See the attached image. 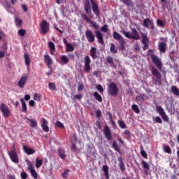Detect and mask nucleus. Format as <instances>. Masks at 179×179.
Masks as SVG:
<instances>
[{"instance_id": "7c9ffc66", "label": "nucleus", "mask_w": 179, "mask_h": 179, "mask_svg": "<svg viewBox=\"0 0 179 179\" xmlns=\"http://www.w3.org/2000/svg\"><path fill=\"white\" fill-rule=\"evenodd\" d=\"M113 38H115V40H118L119 42L121 41L122 40H124V38L122 37V36H121L117 31L113 32Z\"/></svg>"}, {"instance_id": "2eb2a0df", "label": "nucleus", "mask_w": 179, "mask_h": 179, "mask_svg": "<svg viewBox=\"0 0 179 179\" xmlns=\"http://www.w3.org/2000/svg\"><path fill=\"white\" fill-rule=\"evenodd\" d=\"M43 58L45 64H46L48 68H49V69H51L52 68L51 65L54 64V62H52V58H51V57L48 55H45Z\"/></svg>"}, {"instance_id": "e433bc0d", "label": "nucleus", "mask_w": 179, "mask_h": 179, "mask_svg": "<svg viewBox=\"0 0 179 179\" xmlns=\"http://www.w3.org/2000/svg\"><path fill=\"white\" fill-rule=\"evenodd\" d=\"M20 102L22 103V112L27 113V105L26 104V102H24V99H23V98H21Z\"/></svg>"}, {"instance_id": "c85d7f7f", "label": "nucleus", "mask_w": 179, "mask_h": 179, "mask_svg": "<svg viewBox=\"0 0 179 179\" xmlns=\"http://www.w3.org/2000/svg\"><path fill=\"white\" fill-rule=\"evenodd\" d=\"M26 120L29 121L30 127H31V128H36V127H37L38 123H37V120H36V119H29V117H26Z\"/></svg>"}, {"instance_id": "79ce46f5", "label": "nucleus", "mask_w": 179, "mask_h": 179, "mask_svg": "<svg viewBox=\"0 0 179 179\" xmlns=\"http://www.w3.org/2000/svg\"><path fill=\"white\" fill-rule=\"evenodd\" d=\"M110 51L112 54H117V52H118V50H117V48H115V45L114 43L110 44Z\"/></svg>"}, {"instance_id": "338daca9", "label": "nucleus", "mask_w": 179, "mask_h": 179, "mask_svg": "<svg viewBox=\"0 0 179 179\" xmlns=\"http://www.w3.org/2000/svg\"><path fill=\"white\" fill-rule=\"evenodd\" d=\"M84 87H85L83 86V83L80 84V85H78V92H80V91L83 90Z\"/></svg>"}, {"instance_id": "0e129e2a", "label": "nucleus", "mask_w": 179, "mask_h": 179, "mask_svg": "<svg viewBox=\"0 0 179 179\" xmlns=\"http://www.w3.org/2000/svg\"><path fill=\"white\" fill-rule=\"evenodd\" d=\"M20 176L22 179H27V177H28L27 173L22 172Z\"/></svg>"}, {"instance_id": "8fccbe9b", "label": "nucleus", "mask_w": 179, "mask_h": 179, "mask_svg": "<svg viewBox=\"0 0 179 179\" xmlns=\"http://www.w3.org/2000/svg\"><path fill=\"white\" fill-rule=\"evenodd\" d=\"M157 24L159 27H162V28H164V27L166 26V23L163 22V20H157Z\"/></svg>"}, {"instance_id": "b1692460", "label": "nucleus", "mask_w": 179, "mask_h": 179, "mask_svg": "<svg viewBox=\"0 0 179 179\" xmlns=\"http://www.w3.org/2000/svg\"><path fill=\"white\" fill-rule=\"evenodd\" d=\"M141 36L142 38L143 44H149V38H148V34H144L143 32H141Z\"/></svg>"}, {"instance_id": "9b49d317", "label": "nucleus", "mask_w": 179, "mask_h": 179, "mask_svg": "<svg viewBox=\"0 0 179 179\" xmlns=\"http://www.w3.org/2000/svg\"><path fill=\"white\" fill-rule=\"evenodd\" d=\"M13 150H11L10 152L8 153L11 161L13 163H19V157H17V154L16 153V149H15V145H13Z\"/></svg>"}, {"instance_id": "9d476101", "label": "nucleus", "mask_w": 179, "mask_h": 179, "mask_svg": "<svg viewBox=\"0 0 179 179\" xmlns=\"http://www.w3.org/2000/svg\"><path fill=\"white\" fill-rule=\"evenodd\" d=\"M90 64H92V59L89 55L84 57V71L85 72H90Z\"/></svg>"}, {"instance_id": "6e6d98bb", "label": "nucleus", "mask_w": 179, "mask_h": 179, "mask_svg": "<svg viewBox=\"0 0 179 179\" xmlns=\"http://www.w3.org/2000/svg\"><path fill=\"white\" fill-rule=\"evenodd\" d=\"M101 31H103V33H107L108 31V26L107 24H105L101 27Z\"/></svg>"}, {"instance_id": "1a4fd4ad", "label": "nucleus", "mask_w": 179, "mask_h": 179, "mask_svg": "<svg viewBox=\"0 0 179 179\" xmlns=\"http://www.w3.org/2000/svg\"><path fill=\"white\" fill-rule=\"evenodd\" d=\"M0 110L1 113H3V116L4 118H8L10 115V110H9V107L7 106L5 103H1Z\"/></svg>"}, {"instance_id": "0eeeda50", "label": "nucleus", "mask_w": 179, "mask_h": 179, "mask_svg": "<svg viewBox=\"0 0 179 179\" xmlns=\"http://www.w3.org/2000/svg\"><path fill=\"white\" fill-rule=\"evenodd\" d=\"M41 34H47L50 31V24L45 20H42L39 24Z\"/></svg>"}, {"instance_id": "603ef678", "label": "nucleus", "mask_w": 179, "mask_h": 179, "mask_svg": "<svg viewBox=\"0 0 179 179\" xmlns=\"http://www.w3.org/2000/svg\"><path fill=\"white\" fill-rule=\"evenodd\" d=\"M141 164L143 169H145V170H149V169H150V166L147 164V162L145 160H143L141 162Z\"/></svg>"}, {"instance_id": "13d9d810", "label": "nucleus", "mask_w": 179, "mask_h": 179, "mask_svg": "<svg viewBox=\"0 0 179 179\" xmlns=\"http://www.w3.org/2000/svg\"><path fill=\"white\" fill-rule=\"evenodd\" d=\"M55 126L58 127L59 128H62V129H64V128H65V126L64 125V124H62V122L57 121L55 123Z\"/></svg>"}, {"instance_id": "a878e982", "label": "nucleus", "mask_w": 179, "mask_h": 179, "mask_svg": "<svg viewBox=\"0 0 179 179\" xmlns=\"http://www.w3.org/2000/svg\"><path fill=\"white\" fill-rule=\"evenodd\" d=\"M61 64L62 65H66L69 62V57L66 55H62L60 57Z\"/></svg>"}, {"instance_id": "4be33fe9", "label": "nucleus", "mask_w": 179, "mask_h": 179, "mask_svg": "<svg viewBox=\"0 0 179 179\" xmlns=\"http://www.w3.org/2000/svg\"><path fill=\"white\" fill-rule=\"evenodd\" d=\"M96 37L98 40V43L100 44H104V39L103 38V34L100 31H95Z\"/></svg>"}, {"instance_id": "c9c22d12", "label": "nucleus", "mask_w": 179, "mask_h": 179, "mask_svg": "<svg viewBox=\"0 0 179 179\" xmlns=\"http://www.w3.org/2000/svg\"><path fill=\"white\" fill-rule=\"evenodd\" d=\"M145 94H141L140 95H137L136 96V100L137 101H140V103H142L143 101H145Z\"/></svg>"}, {"instance_id": "39448f33", "label": "nucleus", "mask_w": 179, "mask_h": 179, "mask_svg": "<svg viewBox=\"0 0 179 179\" xmlns=\"http://www.w3.org/2000/svg\"><path fill=\"white\" fill-rule=\"evenodd\" d=\"M155 110L157 113H158V114H159V115L162 117L163 121H164L165 122H169L170 121V118L169 117L167 114H166L164 109H163L162 106H157L155 107Z\"/></svg>"}, {"instance_id": "6e6552de", "label": "nucleus", "mask_w": 179, "mask_h": 179, "mask_svg": "<svg viewBox=\"0 0 179 179\" xmlns=\"http://www.w3.org/2000/svg\"><path fill=\"white\" fill-rule=\"evenodd\" d=\"M150 57L152 64H155V66H157L158 69H162V68H163V63H162V60H160L159 57L154 54H152Z\"/></svg>"}, {"instance_id": "f257e3e1", "label": "nucleus", "mask_w": 179, "mask_h": 179, "mask_svg": "<svg viewBox=\"0 0 179 179\" xmlns=\"http://www.w3.org/2000/svg\"><path fill=\"white\" fill-rule=\"evenodd\" d=\"M131 35L127 31H122V34H124L127 38H131V40H141V36H139V33H138L136 28H131Z\"/></svg>"}, {"instance_id": "49530a36", "label": "nucleus", "mask_w": 179, "mask_h": 179, "mask_svg": "<svg viewBox=\"0 0 179 179\" xmlns=\"http://www.w3.org/2000/svg\"><path fill=\"white\" fill-rule=\"evenodd\" d=\"M43 166V159H38V158L36 159V169H40Z\"/></svg>"}, {"instance_id": "2f4dec72", "label": "nucleus", "mask_w": 179, "mask_h": 179, "mask_svg": "<svg viewBox=\"0 0 179 179\" xmlns=\"http://www.w3.org/2000/svg\"><path fill=\"white\" fill-rule=\"evenodd\" d=\"M24 59L25 61V65L27 66H29V65H30V63L31 62V61L30 60V56L27 53H25L24 55Z\"/></svg>"}, {"instance_id": "393cba45", "label": "nucleus", "mask_w": 179, "mask_h": 179, "mask_svg": "<svg viewBox=\"0 0 179 179\" xmlns=\"http://www.w3.org/2000/svg\"><path fill=\"white\" fill-rule=\"evenodd\" d=\"M57 153L60 159H65L66 157V154H65V149L64 148H59L57 150Z\"/></svg>"}, {"instance_id": "3c124183", "label": "nucleus", "mask_w": 179, "mask_h": 179, "mask_svg": "<svg viewBox=\"0 0 179 179\" xmlns=\"http://www.w3.org/2000/svg\"><path fill=\"white\" fill-rule=\"evenodd\" d=\"M3 5L6 9H10V2L8 1V0H3Z\"/></svg>"}, {"instance_id": "4c0bfd02", "label": "nucleus", "mask_w": 179, "mask_h": 179, "mask_svg": "<svg viewBox=\"0 0 179 179\" xmlns=\"http://www.w3.org/2000/svg\"><path fill=\"white\" fill-rule=\"evenodd\" d=\"M66 52H72L75 51V48L73 47V45H72V44L69 43L66 46Z\"/></svg>"}, {"instance_id": "c03bdc74", "label": "nucleus", "mask_w": 179, "mask_h": 179, "mask_svg": "<svg viewBox=\"0 0 179 179\" xmlns=\"http://www.w3.org/2000/svg\"><path fill=\"white\" fill-rule=\"evenodd\" d=\"M120 2H123V3L126 5V6H134L132 1L131 0H120Z\"/></svg>"}, {"instance_id": "052dcab7", "label": "nucleus", "mask_w": 179, "mask_h": 179, "mask_svg": "<svg viewBox=\"0 0 179 179\" xmlns=\"http://www.w3.org/2000/svg\"><path fill=\"white\" fill-rule=\"evenodd\" d=\"M96 89L99 92V93H103V92H104V90L103 89V86L100 84L96 85Z\"/></svg>"}, {"instance_id": "412c9836", "label": "nucleus", "mask_w": 179, "mask_h": 179, "mask_svg": "<svg viewBox=\"0 0 179 179\" xmlns=\"http://www.w3.org/2000/svg\"><path fill=\"white\" fill-rule=\"evenodd\" d=\"M22 149H23L24 153H26L27 155H34V153H36V150L34 149L30 148L24 145L22 146Z\"/></svg>"}, {"instance_id": "bf43d9fd", "label": "nucleus", "mask_w": 179, "mask_h": 179, "mask_svg": "<svg viewBox=\"0 0 179 179\" xmlns=\"http://www.w3.org/2000/svg\"><path fill=\"white\" fill-rule=\"evenodd\" d=\"M174 54H176V52L173 50L170 54V58L172 61H176V59H177V57H176Z\"/></svg>"}, {"instance_id": "de8ad7c7", "label": "nucleus", "mask_w": 179, "mask_h": 179, "mask_svg": "<svg viewBox=\"0 0 179 179\" xmlns=\"http://www.w3.org/2000/svg\"><path fill=\"white\" fill-rule=\"evenodd\" d=\"M131 108L136 114H139V113H141V110H139V107H138V105L136 104L132 105Z\"/></svg>"}, {"instance_id": "4d7b16f0", "label": "nucleus", "mask_w": 179, "mask_h": 179, "mask_svg": "<svg viewBox=\"0 0 179 179\" xmlns=\"http://www.w3.org/2000/svg\"><path fill=\"white\" fill-rule=\"evenodd\" d=\"M18 34L19 36H20L21 37H23L26 35V30L21 29L18 31Z\"/></svg>"}, {"instance_id": "37998d69", "label": "nucleus", "mask_w": 179, "mask_h": 179, "mask_svg": "<svg viewBox=\"0 0 179 179\" xmlns=\"http://www.w3.org/2000/svg\"><path fill=\"white\" fill-rule=\"evenodd\" d=\"M112 148H113V149H114L116 152H118V153H120V147L118 146V143H117L116 141H114L113 142Z\"/></svg>"}, {"instance_id": "72a5a7b5", "label": "nucleus", "mask_w": 179, "mask_h": 179, "mask_svg": "<svg viewBox=\"0 0 179 179\" xmlns=\"http://www.w3.org/2000/svg\"><path fill=\"white\" fill-rule=\"evenodd\" d=\"M106 62H108V64H109V65H110L112 68L115 66V64L114 63V59L112 57L109 56L106 57Z\"/></svg>"}, {"instance_id": "a19ab883", "label": "nucleus", "mask_w": 179, "mask_h": 179, "mask_svg": "<svg viewBox=\"0 0 179 179\" xmlns=\"http://www.w3.org/2000/svg\"><path fill=\"white\" fill-rule=\"evenodd\" d=\"M69 173H71V170L66 169L63 173H62V177L64 179H68V177L69 176Z\"/></svg>"}, {"instance_id": "dca6fc26", "label": "nucleus", "mask_w": 179, "mask_h": 179, "mask_svg": "<svg viewBox=\"0 0 179 179\" xmlns=\"http://www.w3.org/2000/svg\"><path fill=\"white\" fill-rule=\"evenodd\" d=\"M92 8V12H94V15L96 16V17H100V8H99V5L96 4V3H91Z\"/></svg>"}, {"instance_id": "69168bd1", "label": "nucleus", "mask_w": 179, "mask_h": 179, "mask_svg": "<svg viewBox=\"0 0 179 179\" xmlns=\"http://www.w3.org/2000/svg\"><path fill=\"white\" fill-rule=\"evenodd\" d=\"M124 135H127L128 138H131V131L128 130H124Z\"/></svg>"}, {"instance_id": "cd10ccee", "label": "nucleus", "mask_w": 179, "mask_h": 179, "mask_svg": "<svg viewBox=\"0 0 179 179\" xmlns=\"http://www.w3.org/2000/svg\"><path fill=\"white\" fill-rule=\"evenodd\" d=\"M48 47L50 50L51 55H54V54H55V44H54L52 42L50 41V42H48Z\"/></svg>"}, {"instance_id": "774afa93", "label": "nucleus", "mask_w": 179, "mask_h": 179, "mask_svg": "<svg viewBox=\"0 0 179 179\" xmlns=\"http://www.w3.org/2000/svg\"><path fill=\"white\" fill-rule=\"evenodd\" d=\"M22 8L24 12H27V10H29V9L27 8V6H26V4H22Z\"/></svg>"}, {"instance_id": "a211bd4d", "label": "nucleus", "mask_w": 179, "mask_h": 179, "mask_svg": "<svg viewBox=\"0 0 179 179\" xmlns=\"http://www.w3.org/2000/svg\"><path fill=\"white\" fill-rule=\"evenodd\" d=\"M143 24L146 29H153L154 27L153 22L150 18L144 19Z\"/></svg>"}, {"instance_id": "e2e57ef3", "label": "nucleus", "mask_w": 179, "mask_h": 179, "mask_svg": "<svg viewBox=\"0 0 179 179\" xmlns=\"http://www.w3.org/2000/svg\"><path fill=\"white\" fill-rule=\"evenodd\" d=\"M141 155L142 157H143L144 159H148V154L146 153V151L141 150Z\"/></svg>"}, {"instance_id": "58836bf2", "label": "nucleus", "mask_w": 179, "mask_h": 179, "mask_svg": "<svg viewBox=\"0 0 179 179\" xmlns=\"http://www.w3.org/2000/svg\"><path fill=\"white\" fill-rule=\"evenodd\" d=\"M119 162V167L121 170V171H125V164H124V161L121 159H117Z\"/></svg>"}, {"instance_id": "473e14b6", "label": "nucleus", "mask_w": 179, "mask_h": 179, "mask_svg": "<svg viewBox=\"0 0 179 179\" xmlns=\"http://www.w3.org/2000/svg\"><path fill=\"white\" fill-rule=\"evenodd\" d=\"M94 96L95 100H96L99 103H101V101H103V97H101V95H100V94H99V92H94Z\"/></svg>"}, {"instance_id": "20e7f679", "label": "nucleus", "mask_w": 179, "mask_h": 179, "mask_svg": "<svg viewBox=\"0 0 179 179\" xmlns=\"http://www.w3.org/2000/svg\"><path fill=\"white\" fill-rule=\"evenodd\" d=\"M108 93L110 96H117L118 94V86L115 83L112 82L109 84L108 87Z\"/></svg>"}, {"instance_id": "f03ea898", "label": "nucleus", "mask_w": 179, "mask_h": 179, "mask_svg": "<svg viewBox=\"0 0 179 179\" xmlns=\"http://www.w3.org/2000/svg\"><path fill=\"white\" fill-rule=\"evenodd\" d=\"M151 72L153 76H155V79L154 80V84L157 85L158 86L162 85V73L159 72V70L156 69L155 66H151Z\"/></svg>"}, {"instance_id": "f8f14e48", "label": "nucleus", "mask_w": 179, "mask_h": 179, "mask_svg": "<svg viewBox=\"0 0 179 179\" xmlns=\"http://www.w3.org/2000/svg\"><path fill=\"white\" fill-rule=\"evenodd\" d=\"M85 37L88 43H94V40H96V36H94L93 31L90 29H87L85 31Z\"/></svg>"}, {"instance_id": "a18cd8bd", "label": "nucleus", "mask_w": 179, "mask_h": 179, "mask_svg": "<svg viewBox=\"0 0 179 179\" xmlns=\"http://www.w3.org/2000/svg\"><path fill=\"white\" fill-rule=\"evenodd\" d=\"M152 120L155 124H163V120H162V118L159 116L153 117Z\"/></svg>"}, {"instance_id": "c756f323", "label": "nucleus", "mask_w": 179, "mask_h": 179, "mask_svg": "<svg viewBox=\"0 0 179 179\" xmlns=\"http://www.w3.org/2000/svg\"><path fill=\"white\" fill-rule=\"evenodd\" d=\"M163 150L164 153H167L168 155H171V153H173L171 151V148H170V145H164Z\"/></svg>"}, {"instance_id": "f704fd0d", "label": "nucleus", "mask_w": 179, "mask_h": 179, "mask_svg": "<svg viewBox=\"0 0 179 179\" xmlns=\"http://www.w3.org/2000/svg\"><path fill=\"white\" fill-rule=\"evenodd\" d=\"M71 152H74V153H79L80 152V150L76 147V143H73L71 145Z\"/></svg>"}, {"instance_id": "5701e85b", "label": "nucleus", "mask_w": 179, "mask_h": 179, "mask_svg": "<svg viewBox=\"0 0 179 179\" xmlns=\"http://www.w3.org/2000/svg\"><path fill=\"white\" fill-rule=\"evenodd\" d=\"M158 49L159 50L160 52L164 54L167 50V44L164 42H161L158 45Z\"/></svg>"}, {"instance_id": "ddd939ff", "label": "nucleus", "mask_w": 179, "mask_h": 179, "mask_svg": "<svg viewBox=\"0 0 179 179\" xmlns=\"http://www.w3.org/2000/svg\"><path fill=\"white\" fill-rule=\"evenodd\" d=\"M103 134L107 141H111L113 139V136L111 135V129L108 125L104 127Z\"/></svg>"}, {"instance_id": "f3484780", "label": "nucleus", "mask_w": 179, "mask_h": 179, "mask_svg": "<svg viewBox=\"0 0 179 179\" xmlns=\"http://www.w3.org/2000/svg\"><path fill=\"white\" fill-rule=\"evenodd\" d=\"M41 128L44 132H50V127H48V121L45 118H42L41 120Z\"/></svg>"}, {"instance_id": "ea45409f", "label": "nucleus", "mask_w": 179, "mask_h": 179, "mask_svg": "<svg viewBox=\"0 0 179 179\" xmlns=\"http://www.w3.org/2000/svg\"><path fill=\"white\" fill-rule=\"evenodd\" d=\"M171 92L175 96H179V90L175 85H173L171 87Z\"/></svg>"}, {"instance_id": "4468645a", "label": "nucleus", "mask_w": 179, "mask_h": 179, "mask_svg": "<svg viewBox=\"0 0 179 179\" xmlns=\"http://www.w3.org/2000/svg\"><path fill=\"white\" fill-rule=\"evenodd\" d=\"M27 169L30 171L31 176L34 179H37L38 178L37 171H36V169H34V166L31 163H29Z\"/></svg>"}, {"instance_id": "aec40b11", "label": "nucleus", "mask_w": 179, "mask_h": 179, "mask_svg": "<svg viewBox=\"0 0 179 179\" xmlns=\"http://www.w3.org/2000/svg\"><path fill=\"white\" fill-rule=\"evenodd\" d=\"M90 55L92 59H97L99 56H97V49L94 47H92L90 50Z\"/></svg>"}, {"instance_id": "6ab92c4d", "label": "nucleus", "mask_w": 179, "mask_h": 179, "mask_svg": "<svg viewBox=\"0 0 179 179\" xmlns=\"http://www.w3.org/2000/svg\"><path fill=\"white\" fill-rule=\"evenodd\" d=\"M27 79H29V77H27V76H22L20 78V80L17 83V85L19 86V87H20V89H23V87H24V85H26Z\"/></svg>"}, {"instance_id": "09e8293b", "label": "nucleus", "mask_w": 179, "mask_h": 179, "mask_svg": "<svg viewBox=\"0 0 179 179\" xmlns=\"http://www.w3.org/2000/svg\"><path fill=\"white\" fill-rule=\"evenodd\" d=\"M117 123L119 127H121L122 129H125V128H127V124H125L124 120H118Z\"/></svg>"}, {"instance_id": "680f3d73", "label": "nucleus", "mask_w": 179, "mask_h": 179, "mask_svg": "<svg viewBox=\"0 0 179 179\" xmlns=\"http://www.w3.org/2000/svg\"><path fill=\"white\" fill-rule=\"evenodd\" d=\"M95 115L96 117V118H101V110H100L99 109H98L96 112H95Z\"/></svg>"}, {"instance_id": "423d86ee", "label": "nucleus", "mask_w": 179, "mask_h": 179, "mask_svg": "<svg viewBox=\"0 0 179 179\" xmlns=\"http://www.w3.org/2000/svg\"><path fill=\"white\" fill-rule=\"evenodd\" d=\"M81 17L84 22H86V23H89L92 27L95 29L97 30L100 28V25L97 24L96 22H93L86 14H81Z\"/></svg>"}, {"instance_id": "7ed1b4c3", "label": "nucleus", "mask_w": 179, "mask_h": 179, "mask_svg": "<svg viewBox=\"0 0 179 179\" xmlns=\"http://www.w3.org/2000/svg\"><path fill=\"white\" fill-rule=\"evenodd\" d=\"M95 3L94 0H86L84 3V10L87 15H89V17L93 19V16H92V4L90 3Z\"/></svg>"}, {"instance_id": "5fc2aeb1", "label": "nucleus", "mask_w": 179, "mask_h": 179, "mask_svg": "<svg viewBox=\"0 0 179 179\" xmlns=\"http://www.w3.org/2000/svg\"><path fill=\"white\" fill-rule=\"evenodd\" d=\"M50 90H57V86L55 85V83H50L48 84Z\"/></svg>"}, {"instance_id": "864d4df0", "label": "nucleus", "mask_w": 179, "mask_h": 179, "mask_svg": "<svg viewBox=\"0 0 179 179\" xmlns=\"http://www.w3.org/2000/svg\"><path fill=\"white\" fill-rule=\"evenodd\" d=\"M120 45V48L122 51H124V50H125V41L123 39L121 41L119 42Z\"/></svg>"}, {"instance_id": "bb28decb", "label": "nucleus", "mask_w": 179, "mask_h": 179, "mask_svg": "<svg viewBox=\"0 0 179 179\" xmlns=\"http://www.w3.org/2000/svg\"><path fill=\"white\" fill-rule=\"evenodd\" d=\"M102 171H103V176H105L106 179H110V175L108 174V166L103 165L102 167Z\"/></svg>"}]
</instances>
